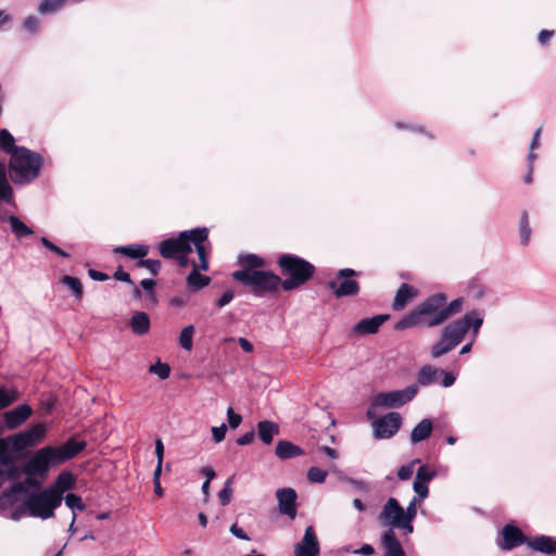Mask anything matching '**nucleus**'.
<instances>
[{"instance_id": "58836bf2", "label": "nucleus", "mask_w": 556, "mask_h": 556, "mask_svg": "<svg viewBox=\"0 0 556 556\" xmlns=\"http://www.w3.org/2000/svg\"><path fill=\"white\" fill-rule=\"evenodd\" d=\"M20 397V393L15 389L0 388V409L10 406Z\"/></svg>"}, {"instance_id": "0e129e2a", "label": "nucleus", "mask_w": 556, "mask_h": 556, "mask_svg": "<svg viewBox=\"0 0 556 556\" xmlns=\"http://www.w3.org/2000/svg\"><path fill=\"white\" fill-rule=\"evenodd\" d=\"M439 374H443L444 375L443 380H442V386L444 388H448V387L454 384L455 376L452 372H447V371H444V370H439Z\"/></svg>"}, {"instance_id": "37998d69", "label": "nucleus", "mask_w": 556, "mask_h": 556, "mask_svg": "<svg viewBox=\"0 0 556 556\" xmlns=\"http://www.w3.org/2000/svg\"><path fill=\"white\" fill-rule=\"evenodd\" d=\"M424 501L418 500L413 496V498L409 501L407 507L404 509V514L406 517V523L413 525L414 519L417 516V506L420 505Z\"/></svg>"}, {"instance_id": "e433bc0d", "label": "nucleus", "mask_w": 556, "mask_h": 556, "mask_svg": "<svg viewBox=\"0 0 556 556\" xmlns=\"http://www.w3.org/2000/svg\"><path fill=\"white\" fill-rule=\"evenodd\" d=\"M193 334H194V326L188 325L184 327L179 334V345L186 350L191 351L193 348Z\"/></svg>"}, {"instance_id": "864d4df0", "label": "nucleus", "mask_w": 556, "mask_h": 556, "mask_svg": "<svg viewBox=\"0 0 556 556\" xmlns=\"http://www.w3.org/2000/svg\"><path fill=\"white\" fill-rule=\"evenodd\" d=\"M40 22L34 16L29 15L24 20L23 27L29 34H36L39 30Z\"/></svg>"}, {"instance_id": "c85d7f7f", "label": "nucleus", "mask_w": 556, "mask_h": 556, "mask_svg": "<svg viewBox=\"0 0 556 556\" xmlns=\"http://www.w3.org/2000/svg\"><path fill=\"white\" fill-rule=\"evenodd\" d=\"M129 326L134 333L143 336L150 329V318L144 312H135L130 318Z\"/></svg>"}, {"instance_id": "7ed1b4c3", "label": "nucleus", "mask_w": 556, "mask_h": 556, "mask_svg": "<svg viewBox=\"0 0 556 556\" xmlns=\"http://www.w3.org/2000/svg\"><path fill=\"white\" fill-rule=\"evenodd\" d=\"M42 156L27 148L15 149L9 162L11 178L16 185H27L40 174Z\"/></svg>"}, {"instance_id": "7c9ffc66", "label": "nucleus", "mask_w": 556, "mask_h": 556, "mask_svg": "<svg viewBox=\"0 0 556 556\" xmlns=\"http://www.w3.org/2000/svg\"><path fill=\"white\" fill-rule=\"evenodd\" d=\"M149 250L150 248L147 244H129L116 247L114 252L137 260L144 257L149 253Z\"/></svg>"}, {"instance_id": "9b49d317", "label": "nucleus", "mask_w": 556, "mask_h": 556, "mask_svg": "<svg viewBox=\"0 0 556 556\" xmlns=\"http://www.w3.org/2000/svg\"><path fill=\"white\" fill-rule=\"evenodd\" d=\"M380 523L388 527V530L400 529L404 534L414 532V526L406 523L404 508L400 505L395 497H389L383 504L381 511L378 516Z\"/></svg>"}, {"instance_id": "72a5a7b5", "label": "nucleus", "mask_w": 556, "mask_h": 556, "mask_svg": "<svg viewBox=\"0 0 556 556\" xmlns=\"http://www.w3.org/2000/svg\"><path fill=\"white\" fill-rule=\"evenodd\" d=\"M239 262L243 267L241 270H258L265 267V261L255 254H245L239 257Z\"/></svg>"}, {"instance_id": "4468645a", "label": "nucleus", "mask_w": 556, "mask_h": 556, "mask_svg": "<svg viewBox=\"0 0 556 556\" xmlns=\"http://www.w3.org/2000/svg\"><path fill=\"white\" fill-rule=\"evenodd\" d=\"M401 426V415L396 412L388 413L372 421L374 437L377 440L390 439L397 433Z\"/></svg>"}, {"instance_id": "2f4dec72", "label": "nucleus", "mask_w": 556, "mask_h": 556, "mask_svg": "<svg viewBox=\"0 0 556 556\" xmlns=\"http://www.w3.org/2000/svg\"><path fill=\"white\" fill-rule=\"evenodd\" d=\"M199 269H201L200 264H193V268L187 277L188 286L194 291L201 290L211 281L210 277L201 275Z\"/></svg>"}, {"instance_id": "6ab92c4d", "label": "nucleus", "mask_w": 556, "mask_h": 556, "mask_svg": "<svg viewBox=\"0 0 556 556\" xmlns=\"http://www.w3.org/2000/svg\"><path fill=\"white\" fill-rule=\"evenodd\" d=\"M384 556H406V553L393 530H386L381 535Z\"/></svg>"}, {"instance_id": "a19ab883", "label": "nucleus", "mask_w": 556, "mask_h": 556, "mask_svg": "<svg viewBox=\"0 0 556 556\" xmlns=\"http://www.w3.org/2000/svg\"><path fill=\"white\" fill-rule=\"evenodd\" d=\"M519 235H520V243L522 245H527L530 241L531 237V228L529 225V219L527 213H523L520 219L519 226Z\"/></svg>"}, {"instance_id": "774afa93", "label": "nucleus", "mask_w": 556, "mask_h": 556, "mask_svg": "<svg viewBox=\"0 0 556 556\" xmlns=\"http://www.w3.org/2000/svg\"><path fill=\"white\" fill-rule=\"evenodd\" d=\"M237 341L244 352H247V353L253 352V349H254L253 344L248 339L240 337L237 339Z\"/></svg>"}, {"instance_id": "cd10ccee", "label": "nucleus", "mask_w": 556, "mask_h": 556, "mask_svg": "<svg viewBox=\"0 0 556 556\" xmlns=\"http://www.w3.org/2000/svg\"><path fill=\"white\" fill-rule=\"evenodd\" d=\"M279 433V426L270 420H262L257 424V434L265 444H270L274 437Z\"/></svg>"}, {"instance_id": "5fc2aeb1", "label": "nucleus", "mask_w": 556, "mask_h": 556, "mask_svg": "<svg viewBox=\"0 0 556 556\" xmlns=\"http://www.w3.org/2000/svg\"><path fill=\"white\" fill-rule=\"evenodd\" d=\"M140 265L146 267L153 275H156L161 269V262L157 260H142Z\"/></svg>"}, {"instance_id": "8fccbe9b", "label": "nucleus", "mask_w": 556, "mask_h": 556, "mask_svg": "<svg viewBox=\"0 0 556 556\" xmlns=\"http://www.w3.org/2000/svg\"><path fill=\"white\" fill-rule=\"evenodd\" d=\"M41 244L49 250L50 252L61 256V257H70V254L63 251L61 248L56 247L53 242H51L48 238H40Z\"/></svg>"}, {"instance_id": "ea45409f", "label": "nucleus", "mask_w": 556, "mask_h": 556, "mask_svg": "<svg viewBox=\"0 0 556 556\" xmlns=\"http://www.w3.org/2000/svg\"><path fill=\"white\" fill-rule=\"evenodd\" d=\"M61 281L74 293L77 299L83 296V286L78 278L72 276H63Z\"/></svg>"}, {"instance_id": "4c0bfd02", "label": "nucleus", "mask_w": 556, "mask_h": 556, "mask_svg": "<svg viewBox=\"0 0 556 556\" xmlns=\"http://www.w3.org/2000/svg\"><path fill=\"white\" fill-rule=\"evenodd\" d=\"M455 348L442 336H440V339L437 343H434L431 348V357L438 358L444 354H447Z\"/></svg>"}, {"instance_id": "49530a36", "label": "nucleus", "mask_w": 556, "mask_h": 556, "mask_svg": "<svg viewBox=\"0 0 556 556\" xmlns=\"http://www.w3.org/2000/svg\"><path fill=\"white\" fill-rule=\"evenodd\" d=\"M231 484H232V478L227 479V481L225 482L224 488L218 493V498H219L220 504L223 506L229 504V502L231 500V496H232Z\"/></svg>"}, {"instance_id": "39448f33", "label": "nucleus", "mask_w": 556, "mask_h": 556, "mask_svg": "<svg viewBox=\"0 0 556 556\" xmlns=\"http://www.w3.org/2000/svg\"><path fill=\"white\" fill-rule=\"evenodd\" d=\"M482 324V315L478 311L472 309L467 312L463 317L445 326L441 331V336L456 348L464 340L466 333L470 329L472 330L473 338H477Z\"/></svg>"}, {"instance_id": "c9c22d12", "label": "nucleus", "mask_w": 556, "mask_h": 556, "mask_svg": "<svg viewBox=\"0 0 556 556\" xmlns=\"http://www.w3.org/2000/svg\"><path fill=\"white\" fill-rule=\"evenodd\" d=\"M20 148L21 147L15 146V139L9 130H7V129L0 130V149L3 152L10 154V156H11L12 153L14 152V150L20 149Z\"/></svg>"}, {"instance_id": "f257e3e1", "label": "nucleus", "mask_w": 556, "mask_h": 556, "mask_svg": "<svg viewBox=\"0 0 556 556\" xmlns=\"http://www.w3.org/2000/svg\"><path fill=\"white\" fill-rule=\"evenodd\" d=\"M447 296L443 292H438L414 309L404 315L396 324V330H404L413 327H428L433 328L442 325L444 321L450 319L452 316L458 314L464 306V299L457 298L446 304Z\"/></svg>"}, {"instance_id": "aec40b11", "label": "nucleus", "mask_w": 556, "mask_h": 556, "mask_svg": "<svg viewBox=\"0 0 556 556\" xmlns=\"http://www.w3.org/2000/svg\"><path fill=\"white\" fill-rule=\"evenodd\" d=\"M387 319L388 315L364 318L353 327V332L358 336L376 333Z\"/></svg>"}, {"instance_id": "680f3d73", "label": "nucleus", "mask_w": 556, "mask_h": 556, "mask_svg": "<svg viewBox=\"0 0 556 556\" xmlns=\"http://www.w3.org/2000/svg\"><path fill=\"white\" fill-rule=\"evenodd\" d=\"M345 480L358 491L367 492L369 490L368 484L365 481L356 480L353 478H346Z\"/></svg>"}, {"instance_id": "9d476101", "label": "nucleus", "mask_w": 556, "mask_h": 556, "mask_svg": "<svg viewBox=\"0 0 556 556\" xmlns=\"http://www.w3.org/2000/svg\"><path fill=\"white\" fill-rule=\"evenodd\" d=\"M61 465L55 446L47 445L38 450L26 464V473L31 477L45 479L50 468Z\"/></svg>"}, {"instance_id": "bf43d9fd", "label": "nucleus", "mask_w": 556, "mask_h": 556, "mask_svg": "<svg viewBox=\"0 0 556 556\" xmlns=\"http://www.w3.org/2000/svg\"><path fill=\"white\" fill-rule=\"evenodd\" d=\"M17 469L15 466H10V468L2 469L0 467V486L9 479L13 478L16 473Z\"/></svg>"}, {"instance_id": "bb28decb", "label": "nucleus", "mask_w": 556, "mask_h": 556, "mask_svg": "<svg viewBox=\"0 0 556 556\" xmlns=\"http://www.w3.org/2000/svg\"><path fill=\"white\" fill-rule=\"evenodd\" d=\"M14 191L7 176L5 166L0 162V204H12Z\"/></svg>"}, {"instance_id": "c03bdc74", "label": "nucleus", "mask_w": 556, "mask_h": 556, "mask_svg": "<svg viewBox=\"0 0 556 556\" xmlns=\"http://www.w3.org/2000/svg\"><path fill=\"white\" fill-rule=\"evenodd\" d=\"M420 463L419 459H414L406 465H403L397 470V478L402 481L410 479L414 473L415 465Z\"/></svg>"}, {"instance_id": "412c9836", "label": "nucleus", "mask_w": 556, "mask_h": 556, "mask_svg": "<svg viewBox=\"0 0 556 556\" xmlns=\"http://www.w3.org/2000/svg\"><path fill=\"white\" fill-rule=\"evenodd\" d=\"M86 447L85 441H75L73 439L66 441L61 446H55L56 454L61 464L72 459Z\"/></svg>"}, {"instance_id": "423d86ee", "label": "nucleus", "mask_w": 556, "mask_h": 556, "mask_svg": "<svg viewBox=\"0 0 556 556\" xmlns=\"http://www.w3.org/2000/svg\"><path fill=\"white\" fill-rule=\"evenodd\" d=\"M232 277L250 287L256 295L275 291L281 286L280 277L270 270H236Z\"/></svg>"}, {"instance_id": "f8f14e48", "label": "nucleus", "mask_w": 556, "mask_h": 556, "mask_svg": "<svg viewBox=\"0 0 556 556\" xmlns=\"http://www.w3.org/2000/svg\"><path fill=\"white\" fill-rule=\"evenodd\" d=\"M47 431V424L37 422L24 431L10 435V441H12V451L21 453L27 448L36 446L45 440Z\"/></svg>"}, {"instance_id": "603ef678", "label": "nucleus", "mask_w": 556, "mask_h": 556, "mask_svg": "<svg viewBox=\"0 0 556 556\" xmlns=\"http://www.w3.org/2000/svg\"><path fill=\"white\" fill-rule=\"evenodd\" d=\"M542 132V127H539L533 135L532 141L530 143V152L528 155L529 163H533L536 160V154L533 152L534 149H536L540 144V136Z\"/></svg>"}, {"instance_id": "f704fd0d", "label": "nucleus", "mask_w": 556, "mask_h": 556, "mask_svg": "<svg viewBox=\"0 0 556 556\" xmlns=\"http://www.w3.org/2000/svg\"><path fill=\"white\" fill-rule=\"evenodd\" d=\"M440 369L434 368L431 365H425L420 368L417 375V382L420 386H429L437 380V376Z\"/></svg>"}, {"instance_id": "dca6fc26", "label": "nucleus", "mask_w": 556, "mask_h": 556, "mask_svg": "<svg viewBox=\"0 0 556 556\" xmlns=\"http://www.w3.org/2000/svg\"><path fill=\"white\" fill-rule=\"evenodd\" d=\"M31 415L33 408L28 404H21L4 412L3 420L8 429L14 430L21 427Z\"/></svg>"}, {"instance_id": "473e14b6", "label": "nucleus", "mask_w": 556, "mask_h": 556, "mask_svg": "<svg viewBox=\"0 0 556 556\" xmlns=\"http://www.w3.org/2000/svg\"><path fill=\"white\" fill-rule=\"evenodd\" d=\"M275 453L277 457L288 459L302 455V450L289 441H279L276 445Z\"/></svg>"}, {"instance_id": "a18cd8bd", "label": "nucleus", "mask_w": 556, "mask_h": 556, "mask_svg": "<svg viewBox=\"0 0 556 556\" xmlns=\"http://www.w3.org/2000/svg\"><path fill=\"white\" fill-rule=\"evenodd\" d=\"M65 501V504L71 509L75 510H84L85 504L83 503V500L79 495L74 493H68L65 497H63Z\"/></svg>"}, {"instance_id": "09e8293b", "label": "nucleus", "mask_w": 556, "mask_h": 556, "mask_svg": "<svg viewBox=\"0 0 556 556\" xmlns=\"http://www.w3.org/2000/svg\"><path fill=\"white\" fill-rule=\"evenodd\" d=\"M413 490L416 493L414 497L425 501L429 495V486L425 482L414 480Z\"/></svg>"}, {"instance_id": "de8ad7c7", "label": "nucleus", "mask_w": 556, "mask_h": 556, "mask_svg": "<svg viewBox=\"0 0 556 556\" xmlns=\"http://www.w3.org/2000/svg\"><path fill=\"white\" fill-rule=\"evenodd\" d=\"M327 471L319 467H311L307 471V479L313 483H323L326 480Z\"/></svg>"}, {"instance_id": "3c124183", "label": "nucleus", "mask_w": 556, "mask_h": 556, "mask_svg": "<svg viewBox=\"0 0 556 556\" xmlns=\"http://www.w3.org/2000/svg\"><path fill=\"white\" fill-rule=\"evenodd\" d=\"M150 372L157 375L161 379H166L169 376L170 368L167 364L156 363L150 366Z\"/></svg>"}, {"instance_id": "c756f323", "label": "nucleus", "mask_w": 556, "mask_h": 556, "mask_svg": "<svg viewBox=\"0 0 556 556\" xmlns=\"http://www.w3.org/2000/svg\"><path fill=\"white\" fill-rule=\"evenodd\" d=\"M16 454H18V452L12 451V441H10V435L0 439V467L4 466L5 468H10V466H14L12 463Z\"/></svg>"}, {"instance_id": "20e7f679", "label": "nucleus", "mask_w": 556, "mask_h": 556, "mask_svg": "<svg viewBox=\"0 0 556 556\" xmlns=\"http://www.w3.org/2000/svg\"><path fill=\"white\" fill-rule=\"evenodd\" d=\"M278 264L285 277L281 280V287L286 291L301 287L315 271V267L309 262L293 254L281 255Z\"/></svg>"}, {"instance_id": "b1692460", "label": "nucleus", "mask_w": 556, "mask_h": 556, "mask_svg": "<svg viewBox=\"0 0 556 556\" xmlns=\"http://www.w3.org/2000/svg\"><path fill=\"white\" fill-rule=\"evenodd\" d=\"M74 483H75V479H74L72 472L63 471L58 476L54 483L52 485L48 486V489L50 491L54 492L53 493L54 495L55 494L59 495L60 501L62 502L64 493L66 491L72 490L74 488Z\"/></svg>"}, {"instance_id": "13d9d810", "label": "nucleus", "mask_w": 556, "mask_h": 556, "mask_svg": "<svg viewBox=\"0 0 556 556\" xmlns=\"http://www.w3.org/2000/svg\"><path fill=\"white\" fill-rule=\"evenodd\" d=\"M226 431H227V426L225 424L220 425L219 427H213L212 428L213 440L216 443H220L225 439Z\"/></svg>"}, {"instance_id": "1a4fd4ad", "label": "nucleus", "mask_w": 556, "mask_h": 556, "mask_svg": "<svg viewBox=\"0 0 556 556\" xmlns=\"http://www.w3.org/2000/svg\"><path fill=\"white\" fill-rule=\"evenodd\" d=\"M418 393V386L412 384L402 390H395L390 392H381L375 395L371 400L370 407L367 410V418L374 419L377 407H401L404 404L410 402Z\"/></svg>"}, {"instance_id": "4be33fe9", "label": "nucleus", "mask_w": 556, "mask_h": 556, "mask_svg": "<svg viewBox=\"0 0 556 556\" xmlns=\"http://www.w3.org/2000/svg\"><path fill=\"white\" fill-rule=\"evenodd\" d=\"M527 545L535 552L547 555L556 554V540L548 535H536L528 540Z\"/></svg>"}, {"instance_id": "2eb2a0df", "label": "nucleus", "mask_w": 556, "mask_h": 556, "mask_svg": "<svg viewBox=\"0 0 556 556\" xmlns=\"http://www.w3.org/2000/svg\"><path fill=\"white\" fill-rule=\"evenodd\" d=\"M319 542L312 526L305 529L303 539L294 546V556H318Z\"/></svg>"}, {"instance_id": "f03ea898", "label": "nucleus", "mask_w": 556, "mask_h": 556, "mask_svg": "<svg viewBox=\"0 0 556 556\" xmlns=\"http://www.w3.org/2000/svg\"><path fill=\"white\" fill-rule=\"evenodd\" d=\"M207 238L208 229L205 227L185 230L179 232L177 237L163 240L159 244V251L164 258H176L181 267H186L189 265L188 254L192 251L191 245H194L201 270H207V255L210 252Z\"/></svg>"}, {"instance_id": "0eeeda50", "label": "nucleus", "mask_w": 556, "mask_h": 556, "mask_svg": "<svg viewBox=\"0 0 556 556\" xmlns=\"http://www.w3.org/2000/svg\"><path fill=\"white\" fill-rule=\"evenodd\" d=\"M53 493L54 492L46 488L45 490L29 494L24 501L28 516L43 520L53 517L54 510L62 503L59 495H54Z\"/></svg>"}, {"instance_id": "052dcab7", "label": "nucleus", "mask_w": 556, "mask_h": 556, "mask_svg": "<svg viewBox=\"0 0 556 556\" xmlns=\"http://www.w3.org/2000/svg\"><path fill=\"white\" fill-rule=\"evenodd\" d=\"M230 532L232 535H235L237 539H240V540H244V541H249L250 538L249 535L243 531V529H241L240 527H238L237 523H233L231 527H230Z\"/></svg>"}, {"instance_id": "4d7b16f0", "label": "nucleus", "mask_w": 556, "mask_h": 556, "mask_svg": "<svg viewBox=\"0 0 556 556\" xmlns=\"http://www.w3.org/2000/svg\"><path fill=\"white\" fill-rule=\"evenodd\" d=\"M227 419H228L229 427L231 429L238 428L240 426V424L242 422V417L239 414L235 413L231 407H229L227 409Z\"/></svg>"}, {"instance_id": "79ce46f5", "label": "nucleus", "mask_w": 556, "mask_h": 556, "mask_svg": "<svg viewBox=\"0 0 556 556\" xmlns=\"http://www.w3.org/2000/svg\"><path fill=\"white\" fill-rule=\"evenodd\" d=\"M435 476L437 472L434 470L430 469V467L427 465H422L417 469L415 480L429 484V482L434 479Z\"/></svg>"}, {"instance_id": "e2e57ef3", "label": "nucleus", "mask_w": 556, "mask_h": 556, "mask_svg": "<svg viewBox=\"0 0 556 556\" xmlns=\"http://www.w3.org/2000/svg\"><path fill=\"white\" fill-rule=\"evenodd\" d=\"M254 437H255L254 431L253 430L249 431V432L244 433L243 435H241V437H239L237 439V444H239V445H248V444L253 442Z\"/></svg>"}, {"instance_id": "6e6552de", "label": "nucleus", "mask_w": 556, "mask_h": 556, "mask_svg": "<svg viewBox=\"0 0 556 556\" xmlns=\"http://www.w3.org/2000/svg\"><path fill=\"white\" fill-rule=\"evenodd\" d=\"M33 484L34 481L27 479L25 483H14L9 490L4 491L0 495V516L15 521L24 517L26 507L24 503L20 504L21 495L26 491V485Z\"/></svg>"}, {"instance_id": "393cba45", "label": "nucleus", "mask_w": 556, "mask_h": 556, "mask_svg": "<svg viewBox=\"0 0 556 556\" xmlns=\"http://www.w3.org/2000/svg\"><path fill=\"white\" fill-rule=\"evenodd\" d=\"M418 291L408 283H403L396 291L392 307L395 311L404 308L414 298H416Z\"/></svg>"}, {"instance_id": "f3484780", "label": "nucleus", "mask_w": 556, "mask_h": 556, "mask_svg": "<svg viewBox=\"0 0 556 556\" xmlns=\"http://www.w3.org/2000/svg\"><path fill=\"white\" fill-rule=\"evenodd\" d=\"M527 542V538L519 528L511 525H506L502 529V540L497 543V545L501 549L510 551Z\"/></svg>"}, {"instance_id": "a878e982", "label": "nucleus", "mask_w": 556, "mask_h": 556, "mask_svg": "<svg viewBox=\"0 0 556 556\" xmlns=\"http://www.w3.org/2000/svg\"><path fill=\"white\" fill-rule=\"evenodd\" d=\"M433 430V422L429 418L422 419L420 422H418L410 432V443L417 444L419 442H422L427 440Z\"/></svg>"}, {"instance_id": "69168bd1", "label": "nucleus", "mask_w": 556, "mask_h": 556, "mask_svg": "<svg viewBox=\"0 0 556 556\" xmlns=\"http://www.w3.org/2000/svg\"><path fill=\"white\" fill-rule=\"evenodd\" d=\"M114 278L116 280H119V281H123V282L131 283L130 275L128 273L124 271L122 268H118L114 273Z\"/></svg>"}, {"instance_id": "a211bd4d", "label": "nucleus", "mask_w": 556, "mask_h": 556, "mask_svg": "<svg viewBox=\"0 0 556 556\" xmlns=\"http://www.w3.org/2000/svg\"><path fill=\"white\" fill-rule=\"evenodd\" d=\"M279 511L294 519L296 517V492L291 488L279 489L276 492Z\"/></svg>"}, {"instance_id": "ddd939ff", "label": "nucleus", "mask_w": 556, "mask_h": 556, "mask_svg": "<svg viewBox=\"0 0 556 556\" xmlns=\"http://www.w3.org/2000/svg\"><path fill=\"white\" fill-rule=\"evenodd\" d=\"M356 275L354 269H340L336 279L328 282V287L337 298L356 295L359 291L358 282L353 279Z\"/></svg>"}, {"instance_id": "338daca9", "label": "nucleus", "mask_w": 556, "mask_h": 556, "mask_svg": "<svg viewBox=\"0 0 556 556\" xmlns=\"http://www.w3.org/2000/svg\"><path fill=\"white\" fill-rule=\"evenodd\" d=\"M91 279L96 281H106L109 279V276L102 271H98L96 269H89L88 271Z\"/></svg>"}, {"instance_id": "5701e85b", "label": "nucleus", "mask_w": 556, "mask_h": 556, "mask_svg": "<svg viewBox=\"0 0 556 556\" xmlns=\"http://www.w3.org/2000/svg\"><path fill=\"white\" fill-rule=\"evenodd\" d=\"M0 220L9 224L10 231L17 239L25 238L34 233L33 229L15 215H0Z\"/></svg>"}, {"instance_id": "6e6d98bb", "label": "nucleus", "mask_w": 556, "mask_h": 556, "mask_svg": "<svg viewBox=\"0 0 556 556\" xmlns=\"http://www.w3.org/2000/svg\"><path fill=\"white\" fill-rule=\"evenodd\" d=\"M235 298V293L232 290L225 291L219 299L216 300L215 305L218 309L228 305Z\"/></svg>"}]
</instances>
